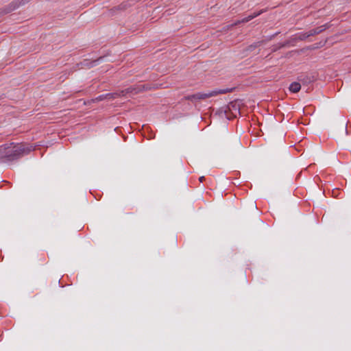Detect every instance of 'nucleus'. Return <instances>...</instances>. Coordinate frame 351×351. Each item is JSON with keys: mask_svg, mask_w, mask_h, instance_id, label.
<instances>
[{"mask_svg": "<svg viewBox=\"0 0 351 351\" xmlns=\"http://www.w3.org/2000/svg\"><path fill=\"white\" fill-rule=\"evenodd\" d=\"M329 27H330V25L328 23H326L319 27L310 29L308 31V35H310V36H312L319 34L322 33V32H324V30H326V29H328Z\"/></svg>", "mask_w": 351, "mask_h": 351, "instance_id": "4", "label": "nucleus"}, {"mask_svg": "<svg viewBox=\"0 0 351 351\" xmlns=\"http://www.w3.org/2000/svg\"><path fill=\"white\" fill-rule=\"evenodd\" d=\"M343 125L345 126V131H346V133L348 134V130H347V123H343Z\"/></svg>", "mask_w": 351, "mask_h": 351, "instance_id": "16", "label": "nucleus"}, {"mask_svg": "<svg viewBox=\"0 0 351 351\" xmlns=\"http://www.w3.org/2000/svg\"><path fill=\"white\" fill-rule=\"evenodd\" d=\"M301 85L298 82H293L289 86V90L292 93H296L300 91Z\"/></svg>", "mask_w": 351, "mask_h": 351, "instance_id": "7", "label": "nucleus"}, {"mask_svg": "<svg viewBox=\"0 0 351 351\" xmlns=\"http://www.w3.org/2000/svg\"><path fill=\"white\" fill-rule=\"evenodd\" d=\"M263 12V10H261L258 12H254L253 14H250V17L252 19H254L255 17L259 16L260 14H261Z\"/></svg>", "mask_w": 351, "mask_h": 351, "instance_id": "14", "label": "nucleus"}, {"mask_svg": "<svg viewBox=\"0 0 351 351\" xmlns=\"http://www.w3.org/2000/svg\"><path fill=\"white\" fill-rule=\"evenodd\" d=\"M104 58L103 57H100L99 59L97 60H93V61H91L89 64H88V66L89 67H93V66H95L96 65H97V62H99L101 60H102Z\"/></svg>", "mask_w": 351, "mask_h": 351, "instance_id": "11", "label": "nucleus"}, {"mask_svg": "<svg viewBox=\"0 0 351 351\" xmlns=\"http://www.w3.org/2000/svg\"><path fill=\"white\" fill-rule=\"evenodd\" d=\"M265 40H260V41H258V42H255L254 43H252V45H249L247 49H246V51H254L256 48L260 47L261 45H262L263 44L265 43Z\"/></svg>", "mask_w": 351, "mask_h": 351, "instance_id": "6", "label": "nucleus"}, {"mask_svg": "<svg viewBox=\"0 0 351 351\" xmlns=\"http://www.w3.org/2000/svg\"><path fill=\"white\" fill-rule=\"evenodd\" d=\"M106 96H107L108 100H112L116 98L123 97L122 94L121 93V90L116 91L114 93H106Z\"/></svg>", "mask_w": 351, "mask_h": 351, "instance_id": "5", "label": "nucleus"}, {"mask_svg": "<svg viewBox=\"0 0 351 351\" xmlns=\"http://www.w3.org/2000/svg\"><path fill=\"white\" fill-rule=\"evenodd\" d=\"M285 45H286L285 43H280L278 45H274V46H273L271 51L273 52L276 51L277 50L285 47Z\"/></svg>", "mask_w": 351, "mask_h": 351, "instance_id": "9", "label": "nucleus"}, {"mask_svg": "<svg viewBox=\"0 0 351 351\" xmlns=\"http://www.w3.org/2000/svg\"><path fill=\"white\" fill-rule=\"evenodd\" d=\"M147 87H145V85H136L134 86H130L129 88H127L124 90H121V93L122 94L123 97H126L127 95H136L141 91H142L144 89H147Z\"/></svg>", "mask_w": 351, "mask_h": 351, "instance_id": "3", "label": "nucleus"}, {"mask_svg": "<svg viewBox=\"0 0 351 351\" xmlns=\"http://www.w3.org/2000/svg\"><path fill=\"white\" fill-rule=\"evenodd\" d=\"M204 179H205V178H204V176H201V177L199 178V180L201 182H203V180H204Z\"/></svg>", "mask_w": 351, "mask_h": 351, "instance_id": "17", "label": "nucleus"}, {"mask_svg": "<svg viewBox=\"0 0 351 351\" xmlns=\"http://www.w3.org/2000/svg\"><path fill=\"white\" fill-rule=\"evenodd\" d=\"M32 150V147L23 144L10 143L2 145L0 146V162L10 165L29 154Z\"/></svg>", "mask_w": 351, "mask_h": 351, "instance_id": "1", "label": "nucleus"}, {"mask_svg": "<svg viewBox=\"0 0 351 351\" xmlns=\"http://www.w3.org/2000/svg\"><path fill=\"white\" fill-rule=\"evenodd\" d=\"M298 80L302 82L303 83H311L315 80V77L313 75H311V76L301 75L299 77Z\"/></svg>", "mask_w": 351, "mask_h": 351, "instance_id": "8", "label": "nucleus"}, {"mask_svg": "<svg viewBox=\"0 0 351 351\" xmlns=\"http://www.w3.org/2000/svg\"><path fill=\"white\" fill-rule=\"evenodd\" d=\"M277 34H278V33H276V34H274L273 35L267 36L266 40H272Z\"/></svg>", "mask_w": 351, "mask_h": 351, "instance_id": "15", "label": "nucleus"}, {"mask_svg": "<svg viewBox=\"0 0 351 351\" xmlns=\"http://www.w3.org/2000/svg\"><path fill=\"white\" fill-rule=\"evenodd\" d=\"M104 99H107V96H106V94L101 95L98 97H97L95 99H93L94 101H102Z\"/></svg>", "mask_w": 351, "mask_h": 351, "instance_id": "13", "label": "nucleus"}, {"mask_svg": "<svg viewBox=\"0 0 351 351\" xmlns=\"http://www.w3.org/2000/svg\"><path fill=\"white\" fill-rule=\"evenodd\" d=\"M251 20H252V19L250 17V15H249L247 17L242 19L241 21H238L237 22L235 23V24H239V23H247Z\"/></svg>", "mask_w": 351, "mask_h": 351, "instance_id": "10", "label": "nucleus"}, {"mask_svg": "<svg viewBox=\"0 0 351 351\" xmlns=\"http://www.w3.org/2000/svg\"><path fill=\"white\" fill-rule=\"evenodd\" d=\"M308 37H310V35H308V32H305V33L300 34V35L298 36V38L300 40H303L306 39Z\"/></svg>", "mask_w": 351, "mask_h": 351, "instance_id": "12", "label": "nucleus"}, {"mask_svg": "<svg viewBox=\"0 0 351 351\" xmlns=\"http://www.w3.org/2000/svg\"><path fill=\"white\" fill-rule=\"evenodd\" d=\"M232 89L225 88V89H215L213 90L208 91L206 93H197L195 94L189 95L184 97L185 99L191 101L192 102H195L199 100H204L207 98H210L214 96H216L219 94H225L229 92H231Z\"/></svg>", "mask_w": 351, "mask_h": 351, "instance_id": "2", "label": "nucleus"}]
</instances>
